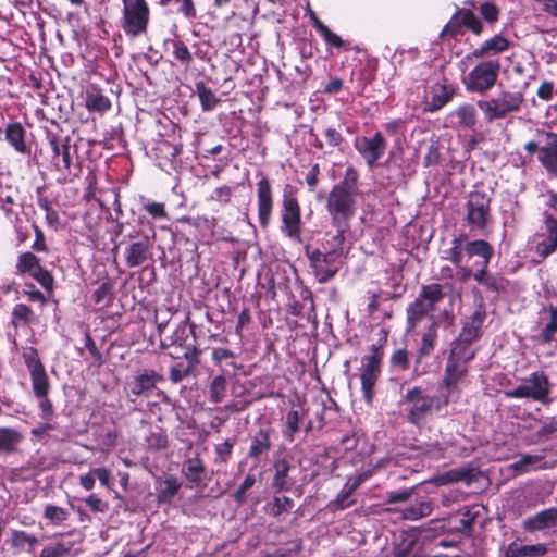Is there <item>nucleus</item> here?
Returning a JSON list of instances; mask_svg holds the SVG:
<instances>
[{
    "mask_svg": "<svg viewBox=\"0 0 557 557\" xmlns=\"http://www.w3.org/2000/svg\"><path fill=\"white\" fill-rule=\"evenodd\" d=\"M336 232L326 233V242L323 244V250L313 248L310 245L305 246V255L309 260L310 267L314 270L319 282H326L332 278L344 263V244L345 233L348 226L334 225Z\"/></svg>",
    "mask_w": 557,
    "mask_h": 557,
    "instance_id": "1",
    "label": "nucleus"
},
{
    "mask_svg": "<svg viewBox=\"0 0 557 557\" xmlns=\"http://www.w3.org/2000/svg\"><path fill=\"white\" fill-rule=\"evenodd\" d=\"M494 253L493 247L483 239L467 240L465 234H460L454 237L450 242V247L443 251V258L453 262L455 265L463 263L465 257L468 260L478 257L479 260L475 262L481 269L473 272L474 280L483 285L485 277L488 272L486 271L487 264Z\"/></svg>",
    "mask_w": 557,
    "mask_h": 557,
    "instance_id": "2",
    "label": "nucleus"
},
{
    "mask_svg": "<svg viewBox=\"0 0 557 557\" xmlns=\"http://www.w3.org/2000/svg\"><path fill=\"white\" fill-rule=\"evenodd\" d=\"M388 332L385 329L380 331L377 345H373L371 354L361 359L359 368V377L361 388L367 404L371 405L373 399V388L381 374V361L383 358V347L387 342Z\"/></svg>",
    "mask_w": 557,
    "mask_h": 557,
    "instance_id": "3",
    "label": "nucleus"
},
{
    "mask_svg": "<svg viewBox=\"0 0 557 557\" xmlns=\"http://www.w3.org/2000/svg\"><path fill=\"white\" fill-rule=\"evenodd\" d=\"M298 189L296 186L287 183L282 191V233L292 240L302 244L301 237V209L297 198Z\"/></svg>",
    "mask_w": 557,
    "mask_h": 557,
    "instance_id": "4",
    "label": "nucleus"
},
{
    "mask_svg": "<svg viewBox=\"0 0 557 557\" xmlns=\"http://www.w3.org/2000/svg\"><path fill=\"white\" fill-rule=\"evenodd\" d=\"M121 28L131 38L147 33L150 9L146 0H122Z\"/></svg>",
    "mask_w": 557,
    "mask_h": 557,
    "instance_id": "5",
    "label": "nucleus"
},
{
    "mask_svg": "<svg viewBox=\"0 0 557 557\" xmlns=\"http://www.w3.org/2000/svg\"><path fill=\"white\" fill-rule=\"evenodd\" d=\"M474 350L467 345H454L445 367L443 382L448 392L458 389L468 373L469 363L474 358Z\"/></svg>",
    "mask_w": 557,
    "mask_h": 557,
    "instance_id": "6",
    "label": "nucleus"
},
{
    "mask_svg": "<svg viewBox=\"0 0 557 557\" xmlns=\"http://www.w3.org/2000/svg\"><path fill=\"white\" fill-rule=\"evenodd\" d=\"M523 100V96L519 91H503L491 99L479 100L478 107L483 112L484 119L492 122L518 112Z\"/></svg>",
    "mask_w": 557,
    "mask_h": 557,
    "instance_id": "7",
    "label": "nucleus"
},
{
    "mask_svg": "<svg viewBox=\"0 0 557 557\" xmlns=\"http://www.w3.org/2000/svg\"><path fill=\"white\" fill-rule=\"evenodd\" d=\"M500 63L497 60H485L478 63L462 79L468 91L484 94L497 82Z\"/></svg>",
    "mask_w": 557,
    "mask_h": 557,
    "instance_id": "8",
    "label": "nucleus"
},
{
    "mask_svg": "<svg viewBox=\"0 0 557 557\" xmlns=\"http://www.w3.org/2000/svg\"><path fill=\"white\" fill-rule=\"evenodd\" d=\"M162 382H164L162 374L153 369H144L127 379L124 391L128 399L135 403L138 398L151 397Z\"/></svg>",
    "mask_w": 557,
    "mask_h": 557,
    "instance_id": "9",
    "label": "nucleus"
},
{
    "mask_svg": "<svg viewBox=\"0 0 557 557\" xmlns=\"http://www.w3.org/2000/svg\"><path fill=\"white\" fill-rule=\"evenodd\" d=\"M332 225L348 226V170L344 178L333 186L326 199Z\"/></svg>",
    "mask_w": 557,
    "mask_h": 557,
    "instance_id": "10",
    "label": "nucleus"
},
{
    "mask_svg": "<svg viewBox=\"0 0 557 557\" xmlns=\"http://www.w3.org/2000/svg\"><path fill=\"white\" fill-rule=\"evenodd\" d=\"M23 361L29 372L34 396L49 394L51 383L38 350L35 347H26L22 354Z\"/></svg>",
    "mask_w": 557,
    "mask_h": 557,
    "instance_id": "11",
    "label": "nucleus"
},
{
    "mask_svg": "<svg viewBox=\"0 0 557 557\" xmlns=\"http://www.w3.org/2000/svg\"><path fill=\"white\" fill-rule=\"evenodd\" d=\"M530 249L541 258L550 256L557 249V219L549 212L544 214V227L529 239Z\"/></svg>",
    "mask_w": 557,
    "mask_h": 557,
    "instance_id": "12",
    "label": "nucleus"
},
{
    "mask_svg": "<svg viewBox=\"0 0 557 557\" xmlns=\"http://www.w3.org/2000/svg\"><path fill=\"white\" fill-rule=\"evenodd\" d=\"M466 220L472 230H484L491 218V198L482 191L469 194L466 203Z\"/></svg>",
    "mask_w": 557,
    "mask_h": 557,
    "instance_id": "13",
    "label": "nucleus"
},
{
    "mask_svg": "<svg viewBox=\"0 0 557 557\" xmlns=\"http://www.w3.org/2000/svg\"><path fill=\"white\" fill-rule=\"evenodd\" d=\"M505 394L509 398H532L544 403L549 394L548 379L543 372H534Z\"/></svg>",
    "mask_w": 557,
    "mask_h": 557,
    "instance_id": "14",
    "label": "nucleus"
},
{
    "mask_svg": "<svg viewBox=\"0 0 557 557\" xmlns=\"http://www.w3.org/2000/svg\"><path fill=\"white\" fill-rule=\"evenodd\" d=\"M138 223L140 225L148 224L150 226V234H145L143 239L133 242L125 248L124 257L128 268L140 267L151 257V239H154L156 232L152 224L145 216H139Z\"/></svg>",
    "mask_w": 557,
    "mask_h": 557,
    "instance_id": "15",
    "label": "nucleus"
},
{
    "mask_svg": "<svg viewBox=\"0 0 557 557\" xmlns=\"http://www.w3.org/2000/svg\"><path fill=\"white\" fill-rule=\"evenodd\" d=\"M307 412L317 421V429H322L326 423L335 420L337 405L329 394L315 396L307 408Z\"/></svg>",
    "mask_w": 557,
    "mask_h": 557,
    "instance_id": "16",
    "label": "nucleus"
},
{
    "mask_svg": "<svg viewBox=\"0 0 557 557\" xmlns=\"http://www.w3.org/2000/svg\"><path fill=\"white\" fill-rule=\"evenodd\" d=\"M257 206L259 224L265 230L270 224L274 206L271 183L265 176H262L257 183Z\"/></svg>",
    "mask_w": 557,
    "mask_h": 557,
    "instance_id": "17",
    "label": "nucleus"
},
{
    "mask_svg": "<svg viewBox=\"0 0 557 557\" xmlns=\"http://www.w3.org/2000/svg\"><path fill=\"white\" fill-rule=\"evenodd\" d=\"M405 400L411 405L409 420L413 424H418L422 418L430 413L434 405V398L424 395L419 387L409 389L405 395Z\"/></svg>",
    "mask_w": 557,
    "mask_h": 557,
    "instance_id": "18",
    "label": "nucleus"
},
{
    "mask_svg": "<svg viewBox=\"0 0 557 557\" xmlns=\"http://www.w3.org/2000/svg\"><path fill=\"white\" fill-rule=\"evenodd\" d=\"M355 147L359 153L366 159L369 165H373L384 153L386 143L381 133H376L373 137H359L355 141Z\"/></svg>",
    "mask_w": 557,
    "mask_h": 557,
    "instance_id": "19",
    "label": "nucleus"
},
{
    "mask_svg": "<svg viewBox=\"0 0 557 557\" xmlns=\"http://www.w3.org/2000/svg\"><path fill=\"white\" fill-rule=\"evenodd\" d=\"M509 46V39L500 34H497L484 40L478 48L473 49L469 54H467L463 60L471 61L473 59L491 58L506 51Z\"/></svg>",
    "mask_w": 557,
    "mask_h": 557,
    "instance_id": "20",
    "label": "nucleus"
},
{
    "mask_svg": "<svg viewBox=\"0 0 557 557\" xmlns=\"http://www.w3.org/2000/svg\"><path fill=\"white\" fill-rule=\"evenodd\" d=\"M522 528L530 533L557 528V508L549 507L525 518L522 521Z\"/></svg>",
    "mask_w": 557,
    "mask_h": 557,
    "instance_id": "21",
    "label": "nucleus"
},
{
    "mask_svg": "<svg viewBox=\"0 0 557 557\" xmlns=\"http://www.w3.org/2000/svg\"><path fill=\"white\" fill-rule=\"evenodd\" d=\"M539 159L544 168L557 175V136L553 133L540 135Z\"/></svg>",
    "mask_w": 557,
    "mask_h": 557,
    "instance_id": "22",
    "label": "nucleus"
},
{
    "mask_svg": "<svg viewBox=\"0 0 557 557\" xmlns=\"http://www.w3.org/2000/svg\"><path fill=\"white\" fill-rule=\"evenodd\" d=\"M195 337V325H187L186 321L181 322L172 335L162 338L160 344L162 349H173L172 351H178V349L186 347L193 343Z\"/></svg>",
    "mask_w": 557,
    "mask_h": 557,
    "instance_id": "23",
    "label": "nucleus"
},
{
    "mask_svg": "<svg viewBox=\"0 0 557 557\" xmlns=\"http://www.w3.org/2000/svg\"><path fill=\"white\" fill-rule=\"evenodd\" d=\"M454 94L455 88L453 85L435 84L425 96L423 111L432 113L441 110L451 100Z\"/></svg>",
    "mask_w": 557,
    "mask_h": 557,
    "instance_id": "24",
    "label": "nucleus"
},
{
    "mask_svg": "<svg viewBox=\"0 0 557 557\" xmlns=\"http://www.w3.org/2000/svg\"><path fill=\"white\" fill-rule=\"evenodd\" d=\"M4 138L15 152L20 154L30 153L27 131L20 122H10L5 125Z\"/></svg>",
    "mask_w": 557,
    "mask_h": 557,
    "instance_id": "25",
    "label": "nucleus"
},
{
    "mask_svg": "<svg viewBox=\"0 0 557 557\" xmlns=\"http://www.w3.org/2000/svg\"><path fill=\"white\" fill-rule=\"evenodd\" d=\"M271 428H261L251 437L250 447L247 457L259 462L263 456H267L272 448Z\"/></svg>",
    "mask_w": 557,
    "mask_h": 557,
    "instance_id": "26",
    "label": "nucleus"
},
{
    "mask_svg": "<svg viewBox=\"0 0 557 557\" xmlns=\"http://www.w3.org/2000/svg\"><path fill=\"white\" fill-rule=\"evenodd\" d=\"M547 550V546L543 543L522 545L512 542L506 547L505 557H543Z\"/></svg>",
    "mask_w": 557,
    "mask_h": 557,
    "instance_id": "27",
    "label": "nucleus"
},
{
    "mask_svg": "<svg viewBox=\"0 0 557 557\" xmlns=\"http://www.w3.org/2000/svg\"><path fill=\"white\" fill-rule=\"evenodd\" d=\"M544 457L542 455H522L517 461L510 463L508 469L513 471L516 474H524L536 469H548L546 462H543Z\"/></svg>",
    "mask_w": 557,
    "mask_h": 557,
    "instance_id": "28",
    "label": "nucleus"
},
{
    "mask_svg": "<svg viewBox=\"0 0 557 557\" xmlns=\"http://www.w3.org/2000/svg\"><path fill=\"white\" fill-rule=\"evenodd\" d=\"M23 441V434L9 426H0V455H11L17 450Z\"/></svg>",
    "mask_w": 557,
    "mask_h": 557,
    "instance_id": "29",
    "label": "nucleus"
},
{
    "mask_svg": "<svg viewBox=\"0 0 557 557\" xmlns=\"http://www.w3.org/2000/svg\"><path fill=\"white\" fill-rule=\"evenodd\" d=\"M437 339V322L434 317L429 319L426 330L421 337V346L418 350L417 362L419 363L425 356H429L435 348Z\"/></svg>",
    "mask_w": 557,
    "mask_h": 557,
    "instance_id": "30",
    "label": "nucleus"
},
{
    "mask_svg": "<svg viewBox=\"0 0 557 557\" xmlns=\"http://www.w3.org/2000/svg\"><path fill=\"white\" fill-rule=\"evenodd\" d=\"M432 310L428 308L425 305H423L419 300H414L412 304L409 305L407 308V326L406 332L411 333L413 332L417 326L424 320L430 319L429 313Z\"/></svg>",
    "mask_w": 557,
    "mask_h": 557,
    "instance_id": "31",
    "label": "nucleus"
},
{
    "mask_svg": "<svg viewBox=\"0 0 557 557\" xmlns=\"http://www.w3.org/2000/svg\"><path fill=\"white\" fill-rule=\"evenodd\" d=\"M206 472V466L199 457L188 458L183 463L182 473L194 485H198L203 480Z\"/></svg>",
    "mask_w": 557,
    "mask_h": 557,
    "instance_id": "32",
    "label": "nucleus"
},
{
    "mask_svg": "<svg viewBox=\"0 0 557 557\" xmlns=\"http://www.w3.org/2000/svg\"><path fill=\"white\" fill-rule=\"evenodd\" d=\"M275 474L272 481V487L275 492H288L292 484L288 482V472L290 463L287 459L282 458L274 462Z\"/></svg>",
    "mask_w": 557,
    "mask_h": 557,
    "instance_id": "33",
    "label": "nucleus"
},
{
    "mask_svg": "<svg viewBox=\"0 0 557 557\" xmlns=\"http://www.w3.org/2000/svg\"><path fill=\"white\" fill-rule=\"evenodd\" d=\"M45 137L48 141L49 148L52 152V157L50 160V170L53 168V162L57 161L61 153L63 148L70 144L71 138L70 136H61L58 133H54L53 131L49 129L48 127H45Z\"/></svg>",
    "mask_w": 557,
    "mask_h": 557,
    "instance_id": "34",
    "label": "nucleus"
},
{
    "mask_svg": "<svg viewBox=\"0 0 557 557\" xmlns=\"http://www.w3.org/2000/svg\"><path fill=\"white\" fill-rule=\"evenodd\" d=\"M444 298L443 288L440 284H429L423 285L420 294L417 297V300L421 301L432 311L435 309L436 304H438Z\"/></svg>",
    "mask_w": 557,
    "mask_h": 557,
    "instance_id": "35",
    "label": "nucleus"
},
{
    "mask_svg": "<svg viewBox=\"0 0 557 557\" xmlns=\"http://www.w3.org/2000/svg\"><path fill=\"white\" fill-rule=\"evenodd\" d=\"M182 484L175 476H168L157 487V500L158 503L165 504L170 503L172 498L178 493Z\"/></svg>",
    "mask_w": 557,
    "mask_h": 557,
    "instance_id": "36",
    "label": "nucleus"
},
{
    "mask_svg": "<svg viewBox=\"0 0 557 557\" xmlns=\"http://www.w3.org/2000/svg\"><path fill=\"white\" fill-rule=\"evenodd\" d=\"M196 94L199 98L202 111H212L220 102L218 96L213 90L206 85L205 82L199 81L195 84Z\"/></svg>",
    "mask_w": 557,
    "mask_h": 557,
    "instance_id": "37",
    "label": "nucleus"
},
{
    "mask_svg": "<svg viewBox=\"0 0 557 557\" xmlns=\"http://www.w3.org/2000/svg\"><path fill=\"white\" fill-rule=\"evenodd\" d=\"M294 500L288 496H274L273 499L267 503L263 507L264 512L271 517L277 518L283 513L292 510Z\"/></svg>",
    "mask_w": 557,
    "mask_h": 557,
    "instance_id": "38",
    "label": "nucleus"
},
{
    "mask_svg": "<svg viewBox=\"0 0 557 557\" xmlns=\"http://www.w3.org/2000/svg\"><path fill=\"white\" fill-rule=\"evenodd\" d=\"M433 511V504L429 500L417 502L401 510L405 520H419L430 516Z\"/></svg>",
    "mask_w": 557,
    "mask_h": 557,
    "instance_id": "39",
    "label": "nucleus"
},
{
    "mask_svg": "<svg viewBox=\"0 0 557 557\" xmlns=\"http://www.w3.org/2000/svg\"><path fill=\"white\" fill-rule=\"evenodd\" d=\"M138 203L140 206V210L147 212L152 219H168V212L163 202L153 201L150 198L140 195L138 197Z\"/></svg>",
    "mask_w": 557,
    "mask_h": 557,
    "instance_id": "40",
    "label": "nucleus"
},
{
    "mask_svg": "<svg viewBox=\"0 0 557 557\" xmlns=\"http://www.w3.org/2000/svg\"><path fill=\"white\" fill-rule=\"evenodd\" d=\"M85 103L90 112H106L111 108L110 99L97 90L86 94Z\"/></svg>",
    "mask_w": 557,
    "mask_h": 557,
    "instance_id": "41",
    "label": "nucleus"
},
{
    "mask_svg": "<svg viewBox=\"0 0 557 557\" xmlns=\"http://www.w3.org/2000/svg\"><path fill=\"white\" fill-rule=\"evenodd\" d=\"M450 116L458 119V124L467 128H473L476 124V110L470 103H465L456 109Z\"/></svg>",
    "mask_w": 557,
    "mask_h": 557,
    "instance_id": "42",
    "label": "nucleus"
},
{
    "mask_svg": "<svg viewBox=\"0 0 557 557\" xmlns=\"http://www.w3.org/2000/svg\"><path fill=\"white\" fill-rule=\"evenodd\" d=\"M469 478V471L466 469H451L447 472L434 475L430 482L437 485H448L459 481H465Z\"/></svg>",
    "mask_w": 557,
    "mask_h": 557,
    "instance_id": "43",
    "label": "nucleus"
},
{
    "mask_svg": "<svg viewBox=\"0 0 557 557\" xmlns=\"http://www.w3.org/2000/svg\"><path fill=\"white\" fill-rule=\"evenodd\" d=\"M34 320L33 309L25 304H16L12 309V325L17 329L20 325L28 326Z\"/></svg>",
    "mask_w": 557,
    "mask_h": 557,
    "instance_id": "44",
    "label": "nucleus"
},
{
    "mask_svg": "<svg viewBox=\"0 0 557 557\" xmlns=\"http://www.w3.org/2000/svg\"><path fill=\"white\" fill-rule=\"evenodd\" d=\"M459 16L463 28L470 30L473 35L480 36L484 32V25L479 16L470 9H459Z\"/></svg>",
    "mask_w": 557,
    "mask_h": 557,
    "instance_id": "45",
    "label": "nucleus"
},
{
    "mask_svg": "<svg viewBox=\"0 0 557 557\" xmlns=\"http://www.w3.org/2000/svg\"><path fill=\"white\" fill-rule=\"evenodd\" d=\"M200 349L196 346V338H193V343L180 349V351H169V356L172 358L183 357L187 361V366L195 369L199 364Z\"/></svg>",
    "mask_w": 557,
    "mask_h": 557,
    "instance_id": "46",
    "label": "nucleus"
},
{
    "mask_svg": "<svg viewBox=\"0 0 557 557\" xmlns=\"http://www.w3.org/2000/svg\"><path fill=\"white\" fill-rule=\"evenodd\" d=\"M87 349L96 366L101 367L104 363V358L102 352L97 347L94 338L90 335L88 330L84 333V345L83 347H77L76 350L79 356L83 355V350Z\"/></svg>",
    "mask_w": 557,
    "mask_h": 557,
    "instance_id": "47",
    "label": "nucleus"
},
{
    "mask_svg": "<svg viewBox=\"0 0 557 557\" xmlns=\"http://www.w3.org/2000/svg\"><path fill=\"white\" fill-rule=\"evenodd\" d=\"M312 18L314 21V27L329 46L335 48H342L344 46V40L337 34L333 33L314 14H312Z\"/></svg>",
    "mask_w": 557,
    "mask_h": 557,
    "instance_id": "48",
    "label": "nucleus"
},
{
    "mask_svg": "<svg viewBox=\"0 0 557 557\" xmlns=\"http://www.w3.org/2000/svg\"><path fill=\"white\" fill-rule=\"evenodd\" d=\"M113 288L114 285L110 281H106L99 285V287L94 290L91 299L96 305H102L104 307L109 306L113 298Z\"/></svg>",
    "mask_w": 557,
    "mask_h": 557,
    "instance_id": "49",
    "label": "nucleus"
},
{
    "mask_svg": "<svg viewBox=\"0 0 557 557\" xmlns=\"http://www.w3.org/2000/svg\"><path fill=\"white\" fill-rule=\"evenodd\" d=\"M40 260L33 252L26 251L18 256L16 262V270L21 274L33 273L34 270L40 265Z\"/></svg>",
    "mask_w": 557,
    "mask_h": 557,
    "instance_id": "50",
    "label": "nucleus"
},
{
    "mask_svg": "<svg viewBox=\"0 0 557 557\" xmlns=\"http://www.w3.org/2000/svg\"><path fill=\"white\" fill-rule=\"evenodd\" d=\"M463 24L461 23V17L459 16V9L454 13L449 22L443 28L441 36H449L454 39H458L463 36Z\"/></svg>",
    "mask_w": 557,
    "mask_h": 557,
    "instance_id": "51",
    "label": "nucleus"
},
{
    "mask_svg": "<svg viewBox=\"0 0 557 557\" xmlns=\"http://www.w3.org/2000/svg\"><path fill=\"white\" fill-rule=\"evenodd\" d=\"M180 3L177 13L182 14L187 20H194L197 17V10L194 0H159L160 7H168L170 3Z\"/></svg>",
    "mask_w": 557,
    "mask_h": 557,
    "instance_id": "52",
    "label": "nucleus"
},
{
    "mask_svg": "<svg viewBox=\"0 0 557 557\" xmlns=\"http://www.w3.org/2000/svg\"><path fill=\"white\" fill-rule=\"evenodd\" d=\"M481 327V325L468 320L463 325L459 339L454 345L471 347V343L479 336Z\"/></svg>",
    "mask_w": 557,
    "mask_h": 557,
    "instance_id": "53",
    "label": "nucleus"
},
{
    "mask_svg": "<svg viewBox=\"0 0 557 557\" xmlns=\"http://www.w3.org/2000/svg\"><path fill=\"white\" fill-rule=\"evenodd\" d=\"M72 158L70 154V144L62 150L60 158L53 162L52 170L61 173L63 181L71 175Z\"/></svg>",
    "mask_w": 557,
    "mask_h": 557,
    "instance_id": "54",
    "label": "nucleus"
},
{
    "mask_svg": "<svg viewBox=\"0 0 557 557\" xmlns=\"http://www.w3.org/2000/svg\"><path fill=\"white\" fill-rule=\"evenodd\" d=\"M26 535L27 532L23 530L11 529L10 536L7 539L5 543L15 554H18L26 547Z\"/></svg>",
    "mask_w": 557,
    "mask_h": 557,
    "instance_id": "55",
    "label": "nucleus"
},
{
    "mask_svg": "<svg viewBox=\"0 0 557 557\" xmlns=\"http://www.w3.org/2000/svg\"><path fill=\"white\" fill-rule=\"evenodd\" d=\"M71 550V545L64 542H57L46 545L39 555L34 557H62Z\"/></svg>",
    "mask_w": 557,
    "mask_h": 557,
    "instance_id": "56",
    "label": "nucleus"
},
{
    "mask_svg": "<svg viewBox=\"0 0 557 557\" xmlns=\"http://www.w3.org/2000/svg\"><path fill=\"white\" fill-rule=\"evenodd\" d=\"M173 57L180 61L182 64L188 66L193 62V55L188 49V47L181 40L172 41Z\"/></svg>",
    "mask_w": 557,
    "mask_h": 557,
    "instance_id": "57",
    "label": "nucleus"
},
{
    "mask_svg": "<svg viewBox=\"0 0 557 557\" xmlns=\"http://www.w3.org/2000/svg\"><path fill=\"white\" fill-rule=\"evenodd\" d=\"M225 391H226L225 377L223 375L215 376L211 382L210 391H209L211 401H213L215 404L220 403L225 395Z\"/></svg>",
    "mask_w": 557,
    "mask_h": 557,
    "instance_id": "58",
    "label": "nucleus"
},
{
    "mask_svg": "<svg viewBox=\"0 0 557 557\" xmlns=\"http://www.w3.org/2000/svg\"><path fill=\"white\" fill-rule=\"evenodd\" d=\"M389 363L392 368L397 370H407L409 367V351L406 348L396 349L389 358Z\"/></svg>",
    "mask_w": 557,
    "mask_h": 557,
    "instance_id": "59",
    "label": "nucleus"
},
{
    "mask_svg": "<svg viewBox=\"0 0 557 557\" xmlns=\"http://www.w3.org/2000/svg\"><path fill=\"white\" fill-rule=\"evenodd\" d=\"M69 512L59 506L47 505L45 507L44 517L53 523H61L67 519Z\"/></svg>",
    "mask_w": 557,
    "mask_h": 557,
    "instance_id": "60",
    "label": "nucleus"
},
{
    "mask_svg": "<svg viewBox=\"0 0 557 557\" xmlns=\"http://www.w3.org/2000/svg\"><path fill=\"white\" fill-rule=\"evenodd\" d=\"M38 399V407L40 410V417L45 421H50L54 417V407L49 398V394L44 396H35Z\"/></svg>",
    "mask_w": 557,
    "mask_h": 557,
    "instance_id": "61",
    "label": "nucleus"
},
{
    "mask_svg": "<svg viewBox=\"0 0 557 557\" xmlns=\"http://www.w3.org/2000/svg\"><path fill=\"white\" fill-rule=\"evenodd\" d=\"M193 370L194 369H191L187 364L184 366L183 363L178 362V363L171 366L169 377L172 383L177 384V383L182 382L185 377L189 376L191 374Z\"/></svg>",
    "mask_w": 557,
    "mask_h": 557,
    "instance_id": "62",
    "label": "nucleus"
},
{
    "mask_svg": "<svg viewBox=\"0 0 557 557\" xmlns=\"http://www.w3.org/2000/svg\"><path fill=\"white\" fill-rule=\"evenodd\" d=\"M30 276L35 278L45 289H51L53 286V276L51 273L44 269L41 265H38Z\"/></svg>",
    "mask_w": 557,
    "mask_h": 557,
    "instance_id": "63",
    "label": "nucleus"
},
{
    "mask_svg": "<svg viewBox=\"0 0 557 557\" xmlns=\"http://www.w3.org/2000/svg\"><path fill=\"white\" fill-rule=\"evenodd\" d=\"M480 14L482 15L485 22L494 24L495 22L498 21L499 9L496 4L492 2H484L480 5Z\"/></svg>",
    "mask_w": 557,
    "mask_h": 557,
    "instance_id": "64",
    "label": "nucleus"
}]
</instances>
